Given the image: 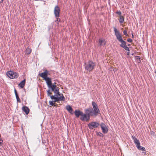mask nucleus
<instances>
[{
  "instance_id": "nucleus-1",
  "label": "nucleus",
  "mask_w": 156,
  "mask_h": 156,
  "mask_svg": "<svg viewBox=\"0 0 156 156\" xmlns=\"http://www.w3.org/2000/svg\"><path fill=\"white\" fill-rule=\"evenodd\" d=\"M113 29L117 39L119 42L121 43L120 46L126 50L129 51L130 50L129 48L126 45V42L123 40L122 36L119 31L115 27H114Z\"/></svg>"
},
{
  "instance_id": "nucleus-2",
  "label": "nucleus",
  "mask_w": 156,
  "mask_h": 156,
  "mask_svg": "<svg viewBox=\"0 0 156 156\" xmlns=\"http://www.w3.org/2000/svg\"><path fill=\"white\" fill-rule=\"evenodd\" d=\"M92 105L94 110L90 108H88L87 109H89V110L90 112H91L92 116H93L94 115L97 116L98 114L100 113V112L98 105L94 101H92Z\"/></svg>"
},
{
  "instance_id": "nucleus-3",
  "label": "nucleus",
  "mask_w": 156,
  "mask_h": 156,
  "mask_svg": "<svg viewBox=\"0 0 156 156\" xmlns=\"http://www.w3.org/2000/svg\"><path fill=\"white\" fill-rule=\"evenodd\" d=\"M53 91L55 94L54 95H51L52 93L50 92V90L48 89L47 90V95L48 96H50L51 98L53 101L54 102H56V96L60 95L58 88L54 89Z\"/></svg>"
},
{
  "instance_id": "nucleus-4",
  "label": "nucleus",
  "mask_w": 156,
  "mask_h": 156,
  "mask_svg": "<svg viewBox=\"0 0 156 156\" xmlns=\"http://www.w3.org/2000/svg\"><path fill=\"white\" fill-rule=\"evenodd\" d=\"M89 109H86L84 110L85 113H83V114L80 118V119L82 121H87L90 119V117L91 116V112H90Z\"/></svg>"
},
{
  "instance_id": "nucleus-5",
  "label": "nucleus",
  "mask_w": 156,
  "mask_h": 156,
  "mask_svg": "<svg viewBox=\"0 0 156 156\" xmlns=\"http://www.w3.org/2000/svg\"><path fill=\"white\" fill-rule=\"evenodd\" d=\"M95 66L96 64L95 62L92 61H89L85 63L84 68L87 71L90 72L94 69Z\"/></svg>"
},
{
  "instance_id": "nucleus-6",
  "label": "nucleus",
  "mask_w": 156,
  "mask_h": 156,
  "mask_svg": "<svg viewBox=\"0 0 156 156\" xmlns=\"http://www.w3.org/2000/svg\"><path fill=\"white\" fill-rule=\"evenodd\" d=\"M44 80L46 82V83L49 89L50 90L51 89V91H53L54 89L58 88L55 85V83L54 84L52 83L51 79L50 78L47 77L46 79Z\"/></svg>"
},
{
  "instance_id": "nucleus-7",
  "label": "nucleus",
  "mask_w": 156,
  "mask_h": 156,
  "mask_svg": "<svg viewBox=\"0 0 156 156\" xmlns=\"http://www.w3.org/2000/svg\"><path fill=\"white\" fill-rule=\"evenodd\" d=\"M132 138L133 140L134 144L136 145V147L138 149L141 151H145V148L140 146V144L139 140L137 139L134 136L132 135Z\"/></svg>"
},
{
  "instance_id": "nucleus-8",
  "label": "nucleus",
  "mask_w": 156,
  "mask_h": 156,
  "mask_svg": "<svg viewBox=\"0 0 156 156\" xmlns=\"http://www.w3.org/2000/svg\"><path fill=\"white\" fill-rule=\"evenodd\" d=\"M6 74L8 77L11 79L17 78L19 76L18 74L17 73L11 71L8 72Z\"/></svg>"
},
{
  "instance_id": "nucleus-9",
  "label": "nucleus",
  "mask_w": 156,
  "mask_h": 156,
  "mask_svg": "<svg viewBox=\"0 0 156 156\" xmlns=\"http://www.w3.org/2000/svg\"><path fill=\"white\" fill-rule=\"evenodd\" d=\"M99 125L100 124L98 122H94L89 123L88 126L89 129H92L94 128L98 127Z\"/></svg>"
},
{
  "instance_id": "nucleus-10",
  "label": "nucleus",
  "mask_w": 156,
  "mask_h": 156,
  "mask_svg": "<svg viewBox=\"0 0 156 156\" xmlns=\"http://www.w3.org/2000/svg\"><path fill=\"white\" fill-rule=\"evenodd\" d=\"M60 10L58 5L56 6L54 9V14L55 17H58L59 16Z\"/></svg>"
},
{
  "instance_id": "nucleus-11",
  "label": "nucleus",
  "mask_w": 156,
  "mask_h": 156,
  "mask_svg": "<svg viewBox=\"0 0 156 156\" xmlns=\"http://www.w3.org/2000/svg\"><path fill=\"white\" fill-rule=\"evenodd\" d=\"M100 126L103 133L105 134L107 133L108 132V129L106 127L104 123H102L101 124Z\"/></svg>"
},
{
  "instance_id": "nucleus-12",
  "label": "nucleus",
  "mask_w": 156,
  "mask_h": 156,
  "mask_svg": "<svg viewBox=\"0 0 156 156\" xmlns=\"http://www.w3.org/2000/svg\"><path fill=\"white\" fill-rule=\"evenodd\" d=\"M48 71L47 70H45L43 73H41L40 76L44 80L46 79V78L48 77Z\"/></svg>"
},
{
  "instance_id": "nucleus-13",
  "label": "nucleus",
  "mask_w": 156,
  "mask_h": 156,
  "mask_svg": "<svg viewBox=\"0 0 156 156\" xmlns=\"http://www.w3.org/2000/svg\"><path fill=\"white\" fill-rule=\"evenodd\" d=\"M60 97L56 96V102H57L59 101H65V98L63 94H60L59 95H60Z\"/></svg>"
},
{
  "instance_id": "nucleus-14",
  "label": "nucleus",
  "mask_w": 156,
  "mask_h": 156,
  "mask_svg": "<svg viewBox=\"0 0 156 156\" xmlns=\"http://www.w3.org/2000/svg\"><path fill=\"white\" fill-rule=\"evenodd\" d=\"M83 113L82 112L79 110H76L74 112L75 116L77 118L79 117L80 115L81 116L83 114Z\"/></svg>"
},
{
  "instance_id": "nucleus-15",
  "label": "nucleus",
  "mask_w": 156,
  "mask_h": 156,
  "mask_svg": "<svg viewBox=\"0 0 156 156\" xmlns=\"http://www.w3.org/2000/svg\"><path fill=\"white\" fill-rule=\"evenodd\" d=\"M99 42L100 46L105 45L106 44V42L105 40L103 38H99Z\"/></svg>"
},
{
  "instance_id": "nucleus-16",
  "label": "nucleus",
  "mask_w": 156,
  "mask_h": 156,
  "mask_svg": "<svg viewBox=\"0 0 156 156\" xmlns=\"http://www.w3.org/2000/svg\"><path fill=\"white\" fill-rule=\"evenodd\" d=\"M22 109L27 115L29 113L30 109L27 107L26 106H23Z\"/></svg>"
},
{
  "instance_id": "nucleus-17",
  "label": "nucleus",
  "mask_w": 156,
  "mask_h": 156,
  "mask_svg": "<svg viewBox=\"0 0 156 156\" xmlns=\"http://www.w3.org/2000/svg\"><path fill=\"white\" fill-rule=\"evenodd\" d=\"M66 109L67 111L71 114H73V109L72 107L70 105H67L66 107Z\"/></svg>"
},
{
  "instance_id": "nucleus-18",
  "label": "nucleus",
  "mask_w": 156,
  "mask_h": 156,
  "mask_svg": "<svg viewBox=\"0 0 156 156\" xmlns=\"http://www.w3.org/2000/svg\"><path fill=\"white\" fill-rule=\"evenodd\" d=\"M25 81L26 79H24L23 80H22L20 83H19V86L21 88H23L25 85Z\"/></svg>"
},
{
  "instance_id": "nucleus-19",
  "label": "nucleus",
  "mask_w": 156,
  "mask_h": 156,
  "mask_svg": "<svg viewBox=\"0 0 156 156\" xmlns=\"http://www.w3.org/2000/svg\"><path fill=\"white\" fill-rule=\"evenodd\" d=\"M31 52V50L29 48H27L26 51V54L27 55H29Z\"/></svg>"
},
{
  "instance_id": "nucleus-20",
  "label": "nucleus",
  "mask_w": 156,
  "mask_h": 156,
  "mask_svg": "<svg viewBox=\"0 0 156 156\" xmlns=\"http://www.w3.org/2000/svg\"><path fill=\"white\" fill-rule=\"evenodd\" d=\"M124 21V18L123 16H120L119 22L120 23H122Z\"/></svg>"
},
{
  "instance_id": "nucleus-21",
  "label": "nucleus",
  "mask_w": 156,
  "mask_h": 156,
  "mask_svg": "<svg viewBox=\"0 0 156 156\" xmlns=\"http://www.w3.org/2000/svg\"><path fill=\"white\" fill-rule=\"evenodd\" d=\"M135 59L138 63H140L141 62V61L140 60V56H136L135 57Z\"/></svg>"
},
{
  "instance_id": "nucleus-22",
  "label": "nucleus",
  "mask_w": 156,
  "mask_h": 156,
  "mask_svg": "<svg viewBox=\"0 0 156 156\" xmlns=\"http://www.w3.org/2000/svg\"><path fill=\"white\" fill-rule=\"evenodd\" d=\"M97 135L101 137H103L104 136L103 134L100 132H98L97 133Z\"/></svg>"
},
{
  "instance_id": "nucleus-23",
  "label": "nucleus",
  "mask_w": 156,
  "mask_h": 156,
  "mask_svg": "<svg viewBox=\"0 0 156 156\" xmlns=\"http://www.w3.org/2000/svg\"><path fill=\"white\" fill-rule=\"evenodd\" d=\"M53 102H54L53 101H49V104L50 105H51L52 106H55V103Z\"/></svg>"
},
{
  "instance_id": "nucleus-24",
  "label": "nucleus",
  "mask_w": 156,
  "mask_h": 156,
  "mask_svg": "<svg viewBox=\"0 0 156 156\" xmlns=\"http://www.w3.org/2000/svg\"><path fill=\"white\" fill-rule=\"evenodd\" d=\"M16 99L17 102H20L21 101L20 100V98L19 97L18 95H17L16 96Z\"/></svg>"
},
{
  "instance_id": "nucleus-25",
  "label": "nucleus",
  "mask_w": 156,
  "mask_h": 156,
  "mask_svg": "<svg viewBox=\"0 0 156 156\" xmlns=\"http://www.w3.org/2000/svg\"><path fill=\"white\" fill-rule=\"evenodd\" d=\"M150 133L151 135H152L153 136H155V133L153 131H151L150 132Z\"/></svg>"
},
{
  "instance_id": "nucleus-26",
  "label": "nucleus",
  "mask_w": 156,
  "mask_h": 156,
  "mask_svg": "<svg viewBox=\"0 0 156 156\" xmlns=\"http://www.w3.org/2000/svg\"><path fill=\"white\" fill-rule=\"evenodd\" d=\"M123 33L124 35H125L126 36H127L128 35L127 34V31L126 30H125L123 31Z\"/></svg>"
},
{
  "instance_id": "nucleus-27",
  "label": "nucleus",
  "mask_w": 156,
  "mask_h": 156,
  "mask_svg": "<svg viewBox=\"0 0 156 156\" xmlns=\"http://www.w3.org/2000/svg\"><path fill=\"white\" fill-rule=\"evenodd\" d=\"M56 20L55 21H57L58 22V23L61 20L58 17H56Z\"/></svg>"
},
{
  "instance_id": "nucleus-28",
  "label": "nucleus",
  "mask_w": 156,
  "mask_h": 156,
  "mask_svg": "<svg viewBox=\"0 0 156 156\" xmlns=\"http://www.w3.org/2000/svg\"><path fill=\"white\" fill-rule=\"evenodd\" d=\"M116 13L118 14L120 16H122L121 15V12L120 11H117L116 12Z\"/></svg>"
},
{
  "instance_id": "nucleus-29",
  "label": "nucleus",
  "mask_w": 156,
  "mask_h": 156,
  "mask_svg": "<svg viewBox=\"0 0 156 156\" xmlns=\"http://www.w3.org/2000/svg\"><path fill=\"white\" fill-rule=\"evenodd\" d=\"M127 41L128 42L131 43L132 42L133 40H132L131 38H128L127 39Z\"/></svg>"
},
{
  "instance_id": "nucleus-30",
  "label": "nucleus",
  "mask_w": 156,
  "mask_h": 156,
  "mask_svg": "<svg viewBox=\"0 0 156 156\" xmlns=\"http://www.w3.org/2000/svg\"><path fill=\"white\" fill-rule=\"evenodd\" d=\"M3 140L2 139L0 138V146H2V143H3Z\"/></svg>"
},
{
  "instance_id": "nucleus-31",
  "label": "nucleus",
  "mask_w": 156,
  "mask_h": 156,
  "mask_svg": "<svg viewBox=\"0 0 156 156\" xmlns=\"http://www.w3.org/2000/svg\"><path fill=\"white\" fill-rule=\"evenodd\" d=\"M14 93H15V95L16 96L17 95H18V94L17 93L16 90L15 89H14Z\"/></svg>"
},
{
  "instance_id": "nucleus-32",
  "label": "nucleus",
  "mask_w": 156,
  "mask_h": 156,
  "mask_svg": "<svg viewBox=\"0 0 156 156\" xmlns=\"http://www.w3.org/2000/svg\"><path fill=\"white\" fill-rule=\"evenodd\" d=\"M129 54H130V52L129 51H128L127 52V55H129Z\"/></svg>"
},
{
  "instance_id": "nucleus-33",
  "label": "nucleus",
  "mask_w": 156,
  "mask_h": 156,
  "mask_svg": "<svg viewBox=\"0 0 156 156\" xmlns=\"http://www.w3.org/2000/svg\"><path fill=\"white\" fill-rule=\"evenodd\" d=\"M132 37H134V36L133 35V34H132Z\"/></svg>"
},
{
  "instance_id": "nucleus-34",
  "label": "nucleus",
  "mask_w": 156,
  "mask_h": 156,
  "mask_svg": "<svg viewBox=\"0 0 156 156\" xmlns=\"http://www.w3.org/2000/svg\"><path fill=\"white\" fill-rule=\"evenodd\" d=\"M129 45H130L129 44L128 45V46H129Z\"/></svg>"
}]
</instances>
